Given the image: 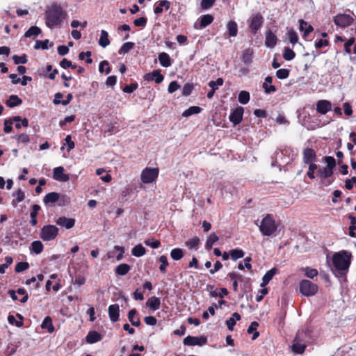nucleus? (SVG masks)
<instances>
[{"label":"nucleus","instance_id":"obj_58","mask_svg":"<svg viewBox=\"0 0 356 356\" xmlns=\"http://www.w3.org/2000/svg\"><path fill=\"white\" fill-rule=\"evenodd\" d=\"M13 60H14V63L16 65L25 64L27 63V56L24 54L21 56H17V55H14L13 56Z\"/></svg>","mask_w":356,"mask_h":356},{"label":"nucleus","instance_id":"obj_4","mask_svg":"<svg viewBox=\"0 0 356 356\" xmlns=\"http://www.w3.org/2000/svg\"><path fill=\"white\" fill-rule=\"evenodd\" d=\"M300 291L302 296L310 297L315 296L318 292V285L308 280H302L299 284Z\"/></svg>","mask_w":356,"mask_h":356},{"label":"nucleus","instance_id":"obj_56","mask_svg":"<svg viewBox=\"0 0 356 356\" xmlns=\"http://www.w3.org/2000/svg\"><path fill=\"white\" fill-rule=\"evenodd\" d=\"M29 268V264L28 262L20 261L16 264L15 270L16 273H20V272L27 270Z\"/></svg>","mask_w":356,"mask_h":356},{"label":"nucleus","instance_id":"obj_47","mask_svg":"<svg viewBox=\"0 0 356 356\" xmlns=\"http://www.w3.org/2000/svg\"><path fill=\"white\" fill-rule=\"evenodd\" d=\"M250 93L245 90H242L238 94V102L242 104H246L250 101Z\"/></svg>","mask_w":356,"mask_h":356},{"label":"nucleus","instance_id":"obj_44","mask_svg":"<svg viewBox=\"0 0 356 356\" xmlns=\"http://www.w3.org/2000/svg\"><path fill=\"white\" fill-rule=\"evenodd\" d=\"M44 249L43 244L40 241H35L31 243V250L36 254H40Z\"/></svg>","mask_w":356,"mask_h":356},{"label":"nucleus","instance_id":"obj_42","mask_svg":"<svg viewBox=\"0 0 356 356\" xmlns=\"http://www.w3.org/2000/svg\"><path fill=\"white\" fill-rule=\"evenodd\" d=\"M159 261L161 263L159 266V270L161 273H166V268L169 266V263L168 261V258L165 255H161L159 258Z\"/></svg>","mask_w":356,"mask_h":356},{"label":"nucleus","instance_id":"obj_9","mask_svg":"<svg viewBox=\"0 0 356 356\" xmlns=\"http://www.w3.org/2000/svg\"><path fill=\"white\" fill-rule=\"evenodd\" d=\"M264 23V18L260 13L252 15L250 19L249 28L253 34H256Z\"/></svg>","mask_w":356,"mask_h":356},{"label":"nucleus","instance_id":"obj_20","mask_svg":"<svg viewBox=\"0 0 356 356\" xmlns=\"http://www.w3.org/2000/svg\"><path fill=\"white\" fill-rule=\"evenodd\" d=\"M102 339V336L100 333L95 330L89 331L86 337V341L88 343H95Z\"/></svg>","mask_w":356,"mask_h":356},{"label":"nucleus","instance_id":"obj_8","mask_svg":"<svg viewBox=\"0 0 356 356\" xmlns=\"http://www.w3.org/2000/svg\"><path fill=\"white\" fill-rule=\"evenodd\" d=\"M333 22L337 26L346 28L353 23L354 19L348 14H338L334 17Z\"/></svg>","mask_w":356,"mask_h":356},{"label":"nucleus","instance_id":"obj_64","mask_svg":"<svg viewBox=\"0 0 356 356\" xmlns=\"http://www.w3.org/2000/svg\"><path fill=\"white\" fill-rule=\"evenodd\" d=\"M318 273V270L315 268L309 267L305 268V275L310 279H313L314 277L317 276Z\"/></svg>","mask_w":356,"mask_h":356},{"label":"nucleus","instance_id":"obj_51","mask_svg":"<svg viewBox=\"0 0 356 356\" xmlns=\"http://www.w3.org/2000/svg\"><path fill=\"white\" fill-rule=\"evenodd\" d=\"M324 161L327 163V165L325 168L333 170L336 166V161L334 158L332 156H327L324 157Z\"/></svg>","mask_w":356,"mask_h":356},{"label":"nucleus","instance_id":"obj_28","mask_svg":"<svg viewBox=\"0 0 356 356\" xmlns=\"http://www.w3.org/2000/svg\"><path fill=\"white\" fill-rule=\"evenodd\" d=\"M159 60L161 66L168 67L172 65L170 56L165 52H161L159 54Z\"/></svg>","mask_w":356,"mask_h":356},{"label":"nucleus","instance_id":"obj_30","mask_svg":"<svg viewBox=\"0 0 356 356\" xmlns=\"http://www.w3.org/2000/svg\"><path fill=\"white\" fill-rule=\"evenodd\" d=\"M40 326L42 329L47 330L49 333L54 332L55 330L52 323V319L50 316H46Z\"/></svg>","mask_w":356,"mask_h":356},{"label":"nucleus","instance_id":"obj_21","mask_svg":"<svg viewBox=\"0 0 356 356\" xmlns=\"http://www.w3.org/2000/svg\"><path fill=\"white\" fill-rule=\"evenodd\" d=\"M19 120H21V117L19 115L13 116L8 120H6L4 122V132L6 134L10 133L13 131L12 125L13 122H18Z\"/></svg>","mask_w":356,"mask_h":356},{"label":"nucleus","instance_id":"obj_63","mask_svg":"<svg viewBox=\"0 0 356 356\" xmlns=\"http://www.w3.org/2000/svg\"><path fill=\"white\" fill-rule=\"evenodd\" d=\"M262 88L266 94H270L272 92H275L277 90V88L273 85H270V83H263Z\"/></svg>","mask_w":356,"mask_h":356},{"label":"nucleus","instance_id":"obj_10","mask_svg":"<svg viewBox=\"0 0 356 356\" xmlns=\"http://www.w3.org/2000/svg\"><path fill=\"white\" fill-rule=\"evenodd\" d=\"M333 175V170L323 168L318 169L317 171V175L321 178V181L325 186H329L333 182V179H330V177Z\"/></svg>","mask_w":356,"mask_h":356},{"label":"nucleus","instance_id":"obj_33","mask_svg":"<svg viewBox=\"0 0 356 356\" xmlns=\"http://www.w3.org/2000/svg\"><path fill=\"white\" fill-rule=\"evenodd\" d=\"M227 27L228 29V34L231 37H235L237 35L238 33V26L236 22L234 21H229L227 24Z\"/></svg>","mask_w":356,"mask_h":356},{"label":"nucleus","instance_id":"obj_3","mask_svg":"<svg viewBox=\"0 0 356 356\" xmlns=\"http://www.w3.org/2000/svg\"><path fill=\"white\" fill-rule=\"evenodd\" d=\"M259 228L262 235L270 236L277 232V225L273 216L266 214L261 221Z\"/></svg>","mask_w":356,"mask_h":356},{"label":"nucleus","instance_id":"obj_55","mask_svg":"<svg viewBox=\"0 0 356 356\" xmlns=\"http://www.w3.org/2000/svg\"><path fill=\"white\" fill-rule=\"evenodd\" d=\"M290 71L288 69H280L276 71V76L280 79H285L289 77Z\"/></svg>","mask_w":356,"mask_h":356},{"label":"nucleus","instance_id":"obj_12","mask_svg":"<svg viewBox=\"0 0 356 356\" xmlns=\"http://www.w3.org/2000/svg\"><path fill=\"white\" fill-rule=\"evenodd\" d=\"M317 160V155L316 152L309 147L304 149L302 152V161L304 163H315Z\"/></svg>","mask_w":356,"mask_h":356},{"label":"nucleus","instance_id":"obj_17","mask_svg":"<svg viewBox=\"0 0 356 356\" xmlns=\"http://www.w3.org/2000/svg\"><path fill=\"white\" fill-rule=\"evenodd\" d=\"M110 320L113 323L119 321L120 318V307L118 304L111 305L108 309Z\"/></svg>","mask_w":356,"mask_h":356},{"label":"nucleus","instance_id":"obj_2","mask_svg":"<svg viewBox=\"0 0 356 356\" xmlns=\"http://www.w3.org/2000/svg\"><path fill=\"white\" fill-rule=\"evenodd\" d=\"M66 15V12L60 5L53 3L46 11L45 24L49 28L51 29L60 24Z\"/></svg>","mask_w":356,"mask_h":356},{"label":"nucleus","instance_id":"obj_54","mask_svg":"<svg viewBox=\"0 0 356 356\" xmlns=\"http://www.w3.org/2000/svg\"><path fill=\"white\" fill-rule=\"evenodd\" d=\"M199 243H200L199 238L197 236H195V237L192 238L191 239H190L189 241H186V245L190 249H193V248L196 249L197 248Z\"/></svg>","mask_w":356,"mask_h":356},{"label":"nucleus","instance_id":"obj_6","mask_svg":"<svg viewBox=\"0 0 356 356\" xmlns=\"http://www.w3.org/2000/svg\"><path fill=\"white\" fill-rule=\"evenodd\" d=\"M58 234V229L55 225H45L41 229L40 238L44 241L54 240Z\"/></svg>","mask_w":356,"mask_h":356},{"label":"nucleus","instance_id":"obj_22","mask_svg":"<svg viewBox=\"0 0 356 356\" xmlns=\"http://www.w3.org/2000/svg\"><path fill=\"white\" fill-rule=\"evenodd\" d=\"M300 24V30L301 31H303V37L305 38L308 36L314 30V28L312 25L308 24L307 22H305L304 19H300L299 20Z\"/></svg>","mask_w":356,"mask_h":356},{"label":"nucleus","instance_id":"obj_38","mask_svg":"<svg viewBox=\"0 0 356 356\" xmlns=\"http://www.w3.org/2000/svg\"><path fill=\"white\" fill-rule=\"evenodd\" d=\"M146 250L141 244L136 245L131 250L132 254L137 257L143 256Z\"/></svg>","mask_w":356,"mask_h":356},{"label":"nucleus","instance_id":"obj_52","mask_svg":"<svg viewBox=\"0 0 356 356\" xmlns=\"http://www.w3.org/2000/svg\"><path fill=\"white\" fill-rule=\"evenodd\" d=\"M224 80L222 78H218L216 81H211L209 82V86L211 88L212 90H216L218 89L219 86H222L223 85Z\"/></svg>","mask_w":356,"mask_h":356},{"label":"nucleus","instance_id":"obj_1","mask_svg":"<svg viewBox=\"0 0 356 356\" xmlns=\"http://www.w3.org/2000/svg\"><path fill=\"white\" fill-rule=\"evenodd\" d=\"M352 254L346 250L336 252L332 256L334 269L336 276L345 277L351 264Z\"/></svg>","mask_w":356,"mask_h":356},{"label":"nucleus","instance_id":"obj_18","mask_svg":"<svg viewBox=\"0 0 356 356\" xmlns=\"http://www.w3.org/2000/svg\"><path fill=\"white\" fill-rule=\"evenodd\" d=\"M213 21V17L210 14L203 15L200 18V24L197 26V24L194 25L195 29H202L209 24H211Z\"/></svg>","mask_w":356,"mask_h":356},{"label":"nucleus","instance_id":"obj_59","mask_svg":"<svg viewBox=\"0 0 356 356\" xmlns=\"http://www.w3.org/2000/svg\"><path fill=\"white\" fill-rule=\"evenodd\" d=\"M138 87V84L136 82L131 83L130 84L126 85L122 90L125 93H132L134 90H136Z\"/></svg>","mask_w":356,"mask_h":356},{"label":"nucleus","instance_id":"obj_41","mask_svg":"<svg viewBox=\"0 0 356 356\" xmlns=\"http://www.w3.org/2000/svg\"><path fill=\"white\" fill-rule=\"evenodd\" d=\"M135 44L132 42H127L124 43L118 51L119 54H124L129 53L134 47Z\"/></svg>","mask_w":356,"mask_h":356},{"label":"nucleus","instance_id":"obj_61","mask_svg":"<svg viewBox=\"0 0 356 356\" xmlns=\"http://www.w3.org/2000/svg\"><path fill=\"white\" fill-rule=\"evenodd\" d=\"M145 244L147 246H150L151 248L154 249H156L160 247L161 242L159 240H154V238L150 239L148 238L145 241Z\"/></svg>","mask_w":356,"mask_h":356},{"label":"nucleus","instance_id":"obj_14","mask_svg":"<svg viewBox=\"0 0 356 356\" xmlns=\"http://www.w3.org/2000/svg\"><path fill=\"white\" fill-rule=\"evenodd\" d=\"M64 168L62 166L56 167L54 169L53 178L58 181L66 182L70 179V175L64 173Z\"/></svg>","mask_w":356,"mask_h":356},{"label":"nucleus","instance_id":"obj_11","mask_svg":"<svg viewBox=\"0 0 356 356\" xmlns=\"http://www.w3.org/2000/svg\"><path fill=\"white\" fill-rule=\"evenodd\" d=\"M244 109L242 106H238L232 111L229 115V119L234 125L241 123L243 119Z\"/></svg>","mask_w":356,"mask_h":356},{"label":"nucleus","instance_id":"obj_57","mask_svg":"<svg viewBox=\"0 0 356 356\" xmlns=\"http://www.w3.org/2000/svg\"><path fill=\"white\" fill-rule=\"evenodd\" d=\"M91 55L92 53L90 51H87L86 52L82 51L79 54V58L83 60L85 59L86 57H87V58L86 59V63L91 64L92 63V59L90 58Z\"/></svg>","mask_w":356,"mask_h":356},{"label":"nucleus","instance_id":"obj_35","mask_svg":"<svg viewBox=\"0 0 356 356\" xmlns=\"http://www.w3.org/2000/svg\"><path fill=\"white\" fill-rule=\"evenodd\" d=\"M202 108L197 106H193L189 107L188 109L184 111L182 113V116L184 117H189L193 114H198L201 113Z\"/></svg>","mask_w":356,"mask_h":356},{"label":"nucleus","instance_id":"obj_13","mask_svg":"<svg viewBox=\"0 0 356 356\" xmlns=\"http://www.w3.org/2000/svg\"><path fill=\"white\" fill-rule=\"evenodd\" d=\"M316 111L317 113L325 115L328 111L332 110V104L330 101L325 99L318 100L316 102Z\"/></svg>","mask_w":356,"mask_h":356},{"label":"nucleus","instance_id":"obj_49","mask_svg":"<svg viewBox=\"0 0 356 356\" xmlns=\"http://www.w3.org/2000/svg\"><path fill=\"white\" fill-rule=\"evenodd\" d=\"M13 138L16 139L18 143L26 144L30 142V137L26 134H17L13 136Z\"/></svg>","mask_w":356,"mask_h":356},{"label":"nucleus","instance_id":"obj_48","mask_svg":"<svg viewBox=\"0 0 356 356\" xmlns=\"http://www.w3.org/2000/svg\"><path fill=\"white\" fill-rule=\"evenodd\" d=\"M296 56V53L289 47H285L283 53V58L286 60H291Z\"/></svg>","mask_w":356,"mask_h":356},{"label":"nucleus","instance_id":"obj_7","mask_svg":"<svg viewBox=\"0 0 356 356\" xmlns=\"http://www.w3.org/2000/svg\"><path fill=\"white\" fill-rule=\"evenodd\" d=\"M207 337L204 335H201L200 337H193V336H187L184 339L183 343L185 346H202L207 343Z\"/></svg>","mask_w":356,"mask_h":356},{"label":"nucleus","instance_id":"obj_15","mask_svg":"<svg viewBox=\"0 0 356 356\" xmlns=\"http://www.w3.org/2000/svg\"><path fill=\"white\" fill-rule=\"evenodd\" d=\"M164 76L161 74V71L155 70L152 72L147 73L144 75V79L147 81H154L156 83H160L163 81Z\"/></svg>","mask_w":356,"mask_h":356},{"label":"nucleus","instance_id":"obj_31","mask_svg":"<svg viewBox=\"0 0 356 356\" xmlns=\"http://www.w3.org/2000/svg\"><path fill=\"white\" fill-rule=\"evenodd\" d=\"M252 56H253V51L252 49L248 48L246 49L243 51L242 56H241V60L245 64H250L252 61Z\"/></svg>","mask_w":356,"mask_h":356},{"label":"nucleus","instance_id":"obj_23","mask_svg":"<svg viewBox=\"0 0 356 356\" xmlns=\"http://www.w3.org/2000/svg\"><path fill=\"white\" fill-rule=\"evenodd\" d=\"M163 8L168 10L170 8V2L167 0H161L159 1L158 5L154 8V12L156 15H159L163 13Z\"/></svg>","mask_w":356,"mask_h":356},{"label":"nucleus","instance_id":"obj_37","mask_svg":"<svg viewBox=\"0 0 356 356\" xmlns=\"http://www.w3.org/2000/svg\"><path fill=\"white\" fill-rule=\"evenodd\" d=\"M110 44L108 33L105 30H102L101 36L99 40V44L102 47H106Z\"/></svg>","mask_w":356,"mask_h":356},{"label":"nucleus","instance_id":"obj_27","mask_svg":"<svg viewBox=\"0 0 356 356\" xmlns=\"http://www.w3.org/2000/svg\"><path fill=\"white\" fill-rule=\"evenodd\" d=\"M146 305L149 307L152 310L156 311L160 308L161 301L160 299L156 296H153L149 298Z\"/></svg>","mask_w":356,"mask_h":356},{"label":"nucleus","instance_id":"obj_16","mask_svg":"<svg viewBox=\"0 0 356 356\" xmlns=\"http://www.w3.org/2000/svg\"><path fill=\"white\" fill-rule=\"evenodd\" d=\"M56 223L60 227L70 229L74 226L75 219L72 218H67L65 216H61L56 220Z\"/></svg>","mask_w":356,"mask_h":356},{"label":"nucleus","instance_id":"obj_43","mask_svg":"<svg viewBox=\"0 0 356 356\" xmlns=\"http://www.w3.org/2000/svg\"><path fill=\"white\" fill-rule=\"evenodd\" d=\"M13 196L16 197V199L12 201V205L15 207L17 206V203L23 201L25 198L24 193L21 189H19L16 193H13Z\"/></svg>","mask_w":356,"mask_h":356},{"label":"nucleus","instance_id":"obj_34","mask_svg":"<svg viewBox=\"0 0 356 356\" xmlns=\"http://www.w3.org/2000/svg\"><path fill=\"white\" fill-rule=\"evenodd\" d=\"M219 239L218 236L216 234V233L213 232L211 233L209 237L207 238V240L205 243V248L207 250H211L213 245L214 243L218 241Z\"/></svg>","mask_w":356,"mask_h":356},{"label":"nucleus","instance_id":"obj_50","mask_svg":"<svg viewBox=\"0 0 356 356\" xmlns=\"http://www.w3.org/2000/svg\"><path fill=\"white\" fill-rule=\"evenodd\" d=\"M306 346L300 343H294L292 345V350L296 354H302L305 352Z\"/></svg>","mask_w":356,"mask_h":356},{"label":"nucleus","instance_id":"obj_29","mask_svg":"<svg viewBox=\"0 0 356 356\" xmlns=\"http://www.w3.org/2000/svg\"><path fill=\"white\" fill-rule=\"evenodd\" d=\"M22 100L16 95L10 96L9 99L6 101V104L10 108H13L22 104Z\"/></svg>","mask_w":356,"mask_h":356},{"label":"nucleus","instance_id":"obj_19","mask_svg":"<svg viewBox=\"0 0 356 356\" xmlns=\"http://www.w3.org/2000/svg\"><path fill=\"white\" fill-rule=\"evenodd\" d=\"M277 42V36L270 30L266 31L265 38L266 46L270 48H273L276 46Z\"/></svg>","mask_w":356,"mask_h":356},{"label":"nucleus","instance_id":"obj_39","mask_svg":"<svg viewBox=\"0 0 356 356\" xmlns=\"http://www.w3.org/2000/svg\"><path fill=\"white\" fill-rule=\"evenodd\" d=\"M170 257L175 261H179L184 257V251L182 249L177 248H174L170 252Z\"/></svg>","mask_w":356,"mask_h":356},{"label":"nucleus","instance_id":"obj_25","mask_svg":"<svg viewBox=\"0 0 356 356\" xmlns=\"http://www.w3.org/2000/svg\"><path fill=\"white\" fill-rule=\"evenodd\" d=\"M277 270L276 268H273L268 270L262 278V283L261 284V286L263 287L267 285L273 279V276L277 273Z\"/></svg>","mask_w":356,"mask_h":356},{"label":"nucleus","instance_id":"obj_26","mask_svg":"<svg viewBox=\"0 0 356 356\" xmlns=\"http://www.w3.org/2000/svg\"><path fill=\"white\" fill-rule=\"evenodd\" d=\"M137 310L136 309H131L128 312V319L133 326L138 327L140 325V320L139 317L135 318L137 314Z\"/></svg>","mask_w":356,"mask_h":356},{"label":"nucleus","instance_id":"obj_5","mask_svg":"<svg viewBox=\"0 0 356 356\" xmlns=\"http://www.w3.org/2000/svg\"><path fill=\"white\" fill-rule=\"evenodd\" d=\"M159 170L158 168L147 167L143 170L140 175V179L144 184H151L154 182L159 176Z\"/></svg>","mask_w":356,"mask_h":356},{"label":"nucleus","instance_id":"obj_62","mask_svg":"<svg viewBox=\"0 0 356 356\" xmlns=\"http://www.w3.org/2000/svg\"><path fill=\"white\" fill-rule=\"evenodd\" d=\"M193 90V84L187 83H186L182 88V95L184 96H188L191 94Z\"/></svg>","mask_w":356,"mask_h":356},{"label":"nucleus","instance_id":"obj_36","mask_svg":"<svg viewBox=\"0 0 356 356\" xmlns=\"http://www.w3.org/2000/svg\"><path fill=\"white\" fill-rule=\"evenodd\" d=\"M41 32L42 31L39 27L36 26H32L25 32L24 36L26 38H30L31 36L36 37L40 35Z\"/></svg>","mask_w":356,"mask_h":356},{"label":"nucleus","instance_id":"obj_40","mask_svg":"<svg viewBox=\"0 0 356 356\" xmlns=\"http://www.w3.org/2000/svg\"><path fill=\"white\" fill-rule=\"evenodd\" d=\"M259 326V323L256 321H253L250 323V326L248 328V333L252 334L253 333L252 339H256L259 335V332L257 330V327Z\"/></svg>","mask_w":356,"mask_h":356},{"label":"nucleus","instance_id":"obj_24","mask_svg":"<svg viewBox=\"0 0 356 356\" xmlns=\"http://www.w3.org/2000/svg\"><path fill=\"white\" fill-rule=\"evenodd\" d=\"M60 200V194L56 192H51L47 193L43 199V202L44 204H47L49 203H55Z\"/></svg>","mask_w":356,"mask_h":356},{"label":"nucleus","instance_id":"obj_53","mask_svg":"<svg viewBox=\"0 0 356 356\" xmlns=\"http://www.w3.org/2000/svg\"><path fill=\"white\" fill-rule=\"evenodd\" d=\"M49 41L46 39L44 40H36L35 44L34 45L35 49H42L43 50L48 49V44Z\"/></svg>","mask_w":356,"mask_h":356},{"label":"nucleus","instance_id":"obj_60","mask_svg":"<svg viewBox=\"0 0 356 356\" xmlns=\"http://www.w3.org/2000/svg\"><path fill=\"white\" fill-rule=\"evenodd\" d=\"M288 38L293 44L297 43L298 41V34L293 29H291L288 31Z\"/></svg>","mask_w":356,"mask_h":356},{"label":"nucleus","instance_id":"obj_46","mask_svg":"<svg viewBox=\"0 0 356 356\" xmlns=\"http://www.w3.org/2000/svg\"><path fill=\"white\" fill-rule=\"evenodd\" d=\"M307 165H308L307 176L310 179H314L316 177L314 172L318 170V165H316L315 163H307Z\"/></svg>","mask_w":356,"mask_h":356},{"label":"nucleus","instance_id":"obj_32","mask_svg":"<svg viewBox=\"0 0 356 356\" xmlns=\"http://www.w3.org/2000/svg\"><path fill=\"white\" fill-rule=\"evenodd\" d=\"M130 269H131V267L129 264H121L115 268V273L116 275H125L126 274H127L129 273Z\"/></svg>","mask_w":356,"mask_h":356},{"label":"nucleus","instance_id":"obj_45","mask_svg":"<svg viewBox=\"0 0 356 356\" xmlns=\"http://www.w3.org/2000/svg\"><path fill=\"white\" fill-rule=\"evenodd\" d=\"M245 252L241 249H232L230 250V257L232 260L236 261L238 259L243 257Z\"/></svg>","mask_w":356,"mask_h":356}]
</instances>
